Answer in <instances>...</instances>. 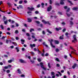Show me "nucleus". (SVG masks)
I'll use <instances>...</instances> for the list:
<instances>
[{
	"label": "nucleus",
	"mask_w": 78,
	"mask_h": 78,
	"mask_svg": "<svg viewBox=\"0 0 78 78\" xmlns=\"http://www.w3.org/2000/svg\"><path fill=\"white\" fill-rule=\"evenodd\" d=\"M60 39H63L64 38L63 37H62V36H60L59 37Z\"/></svg>",
	"instance_id": "33"
},
{
	"label": "nucleus",
	"mask_w": 78,
	"mask_h": 78,
	"mask_svg": "<svg viewBox=\"0 0 78 78\" xmlns=\"http://www.w3.org/2000/svg\"><path fill=\"white\" fill-rule=\"evenodd\" d=\"M18 73L20 74L21 73V70H20V69H18L17 70Z\"/></svg>",
	"instance_id": "19"
},
{
	"label": "nucleus",
	"mask_w": 78,
	"mask_h": 78,
	"mask_svg": "<svg viewBox=\"0 0 78 78\" xmlns=\"http://www.w3.org/2000/svg\"><path fill=\"white\" fill-rule=\"evenodd\" d=\"M55 29L56 31H58L59 30V28H58L57 27L55 28Z\"/></svg>",
	"instance_id": "44"
},
{
	"label": "nucleus",
	"mask_w": 78,
	"mask_h": 78,
	"mask_svg": "<svg viewBox=\"0 0 78 78\" xmlns=\"http://www.w3.org/2000/svg\"><path fill=\"white\" fill-rule=\"evenodd\" d=\"M34 30L33 29H31L30 30V32L31 33L32 32V31H34Z\"/></svg>",
	"instance_id": "36"
},
{
	"label": "nucleus",
	"mask_w": 78,
	"mask_h": 78,
	"mask_svg": "<svg viewBox=\"0 0 78 78\" xmlns=\"http://www.w3.org/2000/svg\"><path fill=\"white\" fill-rule=\"evenodd\" d=\"M41 7V5L40 4H38L37 6V8H40Z\"/></svg>",
	"instance_id": "52"
},
{
	"label": "nucleus",
	"mask_w": 78,
	"mask_h": 78,
	"mask_svg": "<svg viewBox=\"0 0 78 78\" xmlns=\"http://www.w3.org/2000/svg\"><path fill=\"white\" fill-rule=\"evenodd\" d=\"M48 66L49 67V68H51V66H50V63H48Z\"/></svg>",
	"instance_id": "25"
},
{
	"label": "nucleus",
	"mask_w": 78,
	"mask_h": 78,
	"mask_svg": "<svg viewBox=\"0 0 78 78\" xmlns=\"http://www.w3.org/2000/svg\"><path fill=\"white\" fill-rule=\"evenodd\" d=\"M24 26L25 27H27V24L25 23V24H24Z\"/></svg>",
	"instance_id": "60"
},
{
	"label": "nucleus",
	"mask_w": 78,
	"mask_h": 78,
	"mask_svg": "<svg viewBox=\"0 0 78 78\" xmlns=\"http://www.w3.org/2000/svg\"><path fill=\"white\" fill-rule=\"evenodd\" d=\"M24 3H27V0H24Z\"/></svg>",
	"instance_id": "64"
},
{
	"label": "nucleus",
	"mask_w": 78,
	"mask_h": 78,
	"mask_svg": "<svg viewBox=\"0 0 78 78\" xmlns=\"http://www.w3.org/2000/svg\"><path fill=\"white\" fill-rule=\"evenodd\" d=\"M6 44H8V42H9V40H6Z\"/></svg>",
	"instance_id": "57"
},
{
	"label": "nucleus",
	"mask_w": 78,
	"mask_h": 78,
	"mask_svg": "<svg viewBox=\"0 0 78 78\" xmlns=\"http://www.w3.org/2000/svg\"><path fill=\"white\" fill-rule=\"evenodd\" d=\"M73 10H74V11H77L78 9V7H74L73 9Z\"/></svg>",
	"instance_id": "15"
},
{
	"label": "nucleus",
	"mask_w": 78,
	"mask_h": 78,
	"mask_svg": "<svg viewBox=\"0 0 78 78\" xmlns=\"http://www.w3.org/2000/svg\"><path fill=\"white\" fill-rule=\"evenodd\" d=\"M42 34L44 35H45V31L43 30L42 31Z\"/></svg>",
	"instance_id": "26"
},
{
	"label": "nucleus",
	"mask_w": 78,
	"mask_h": 78,
	"mask_svg": "<svg viewBox=\"0 0 78 78\" xmlns=\"http://www.w3.org/2000/svg\"><path fill=\"white\" fill-rule=\"evenodd\" d=\"M23 3V1H20L19 2V4H22Z\"/></svg>",
	"instance_id": "27"
},
{
	"label": "nucleus",
	"mask_w": 78,
	"mask_h": 78,
	"mask_svg": "<svg viewBox=\"0 0 78 78\" xmlns=\"http://www.w3.org/2000/svg\"><path fill=\"white\" fill-rule=\"evenodd\" d=\"M20 62H21V63H25V61H24L22 59H20Z\"/></svg>",
	"instance_id": "10"
},
{
	"label": "nucleus",
	"mask_w": 78,
	"mask_h": 78,
	"mask_svg": "<svg viewBox=\"0 0 78 78\" xmlns=\"http://www.w3.org/2000/svg\"><path fill=\"white\" fill-rule=\"evenodd\" d=\"M37 30H38V31H41V30H42V29H41V28H39L37 29Z\"/></svg>",
	"instance_id": "55"
},
{
	"label": "nucleus",
	"mask_w": 78,
	"mask_h": 78,
	"mask_svg": "<svg viewBox=\"0 0 78 78\" xmlns=\"http://www.w3.org/2000/svg\"><path fill=\"white\" fill-rule=\"evenodd\" d=\"M1 28L2 30H4V27H3V25H1Z\"/></svg>",
	"instance_id": "32"
},
{
	"label": "nucleus",
	"mask_w": 78,
	"mask_h": 78,
	"mask_svg": "<svg viewBox=\"0 0 78 78\" xmlns=\"http://www.w3.org/2000/svg\"><path fill=\"white\" fill-rule=\"evenodd\" d=\"M35 22L36 23H37V24H40V22L38 21H36Z\"/></svg>",
	"instance_id": "30"
},
{
	"label": "nucleus",
	"mask_w": 78,
	"mask_h": 78,
	"mask_svg": "<svg viewBox=\"0 0 78 78\" xmlns=\"http://www.w3.org/2000/svg\"><path fill=\"white\" fill-rule=\"evenodd\" d=\"M30 46L31 48H33L34 47H36V44H30Z\"/></svg>",
	"instance_id": "8"
},
{
	"label": "nucleus",
	"mask_w": 78,
	"mask_h": 78,
	"mask_svg": "<svg viewBox=\"0 0 78 78\" xmlns=\"http://www.w3.org/2000/svg\"><path fill=\"white\" fill-rule=\"evenodd\" d=\"M66 29H64L63 30V32H65V31H66Z\"/></svg>",
	"instance_id": "62"
},
{
	"label": "nucleus",
	"mask_w": 78,
	"mask_h": 78,
	"mask_svg": "<svg viewBox=\"0 0 78 78\" xmlns=\"http://www.w3.org/2000/svg\"><path fill=\"white\" fill-rule=\"evenodd\" d=\"M69 11H70V8H68V9L66 10V12H69Z\"/></svg>",
	"instance_id": "53"
},
{
	"label": "nucleus",
	"mask_w": 78,
	"mask_h": 78,
	"mask_svg": "<svg viewBox=\"0 0 78 78\" xmlns=\"http://www.w3.org/2000/svg\"><path fill=\"white\" fill-rule=\"evenodd\" d=\"M69 22H70V25H73V22L72 21H70Z\"/></svg>",
	"instance_id": "22"
},
{
	"label": "nucleus",
	"mask_w": 78,
	"mask_h": 78,
	"mask_svg": "<svg viewBox=\"0 0 78 78\" xmlns=\"http://www.w3.org/2000/svg\"><path fill=\"white\" fill-rule=\"evenodd\" d=\"M62 25H66V23L64 22H63L62 23Z\"/></svg>",
	"instance_id": "61"
},
{
	"label": "nucleus",
	"mask_w": 78,
	"mask_h": 78,
	"mask_svg": "<svg viewBox=\"0 0 78 78\" xmlns=\"http://www.w3.org/2000/svg\"><path fill=\"white\" fill-rule=\"evenodd\" d=\"M44 3L43 2L41 3V5L42 8H44Z\"/></svg>",
	"instance_id": "20"
},
{
	"label": "nucleus",
	"mask_w": 78,
	"mask_h": 78,
	"mask_svg": "<svg viewBox=\"0 0 78 78\" xmlns=\"http://www.w3.org/2000/svg\"><path fill=\"white\" fill-rule=\"evenodd\" d=\"M37 60L38 62H41L42 61L41 58H38L37 59Z\"/></svg>",
	"instance_id": "24"
},
{
	"label": "nucleus",
	"mask_w": 78,
	"mask_h": 78,
	"mask_svg": "<svg viewBox=\"0 0 78 78\" xmlns=\"http://www.w3.org/2000/svg\"><path fill=\"white\" fill-rule=\"evenodd\" d=\"M49 3L50 4H52V1L51 0H49Z\"/></svg>",
	"instance_id": "48"
},
{
	"label": "nucleus",
	"mask_w": 78,
	"mask_h": 78,
	"mask_svg": "<svg viewBox=\"0 0 78 78\" xmlns=\"http://www.w3.org/2000/svg\"><path fill=\"white\" fill-rule=\"evenodd\" d=\"M16 40H19V38L18 37H16Z\"/></svg>",
	"instance_id": "63"
},
{
	"label": "nucleus",
	"mask_w": 78,
	"mask_h": 78,
	"mask_svg": "<svg viewBox=\"0 0 78 78\" xmlns=\"http://www.w3.org/2000/svg\"><path fill=\"white\" fill-rule=\"evenodd\" d=\"M69 34L67 32L65 34V35L66 36L67 39H70V36H68Z\"/></svg>",
	"instance_id": "7"
},
{
	"label": "nucleus",
	"mask_w": 78,
	"mask_h": 78,
	"mask_svg": "<svg viewBox=\"0 0 78 78\" xmlns=\"http://www.w3.org/2000/svg\"><path fill=\"white\" fill-rule=\"evenodd\" d=\"M27 8L29 9V11H30V10L32 11V10H34V8H30V7H28Z\"/></svg>",
	"instance_id": "12"
},
{
	"label": "nucleus",
	"mask_w": 78,
	"mask_h": 78,
	"mask_svg": "<svg viewBox=\"0 0 78 78\" xmlns=\"http://www.w3.org/2000/svg\"><path fill=\"white\" fill-rule=\"evenodd\" d=\"M46 31H47V32L49 33V34H52V32L50 31V30L48 29H47L46 30Z\"/></svg>",
	"instance_id": "16"
},
{
	"label": "nucleus",
	"mask_w": 78,
	"mask_h": 78,
	"mask_svg": "<svg viewBox=\"0 0 78 78\" xmlns=\"http://www.w3.org/2000/svg\"><path fill=\"white\" fill-rule=\"evenodd\" d=\"M19 7L20 8H21V9H22V8H23V6L22 5H19Z\"/></svg>",
	"instance_id": "29"
},
{
	"label": "nucleus",
	"mask_w": 78,
	"mask_h": 78,
	"mask_svg": "<svg viewBox=\"0 0 78 78\" xmlns=\"http://www.w3.org/2000/svg\"><path fill=\"white\" fill-rule=\"evenodd\" d=\"M64 58L66 59H67V56L66 55H64Z\"/></svg>",
	"instance_id": "28"
},
{
	"label": "nucleus",
	"mask_w": 78,
	"mask_h": 78,
	"mask_svg": "<svg viewBox=\"0 0 78 78\" xmlns=\"http://www.w3.org/2000/svg\"><path fill=\"white\" fill-rule=\"evenodd\" d=\"M32 38H34V39H35V40L33 41L34 42H36V41H37V39L35 37H34V36L32 35Z\"/></svg>",
	"instance_id": "9"
},
{
	"label": "nucleus",
	"mask_w": 78,
	"mask_h": 78,
	"mask_svg": "<svg viewBox=\"0 0 78 78\" xmlns=\"http://www.w3.org/2000/svg\"><path fill=\"white\" fill-rule=\"evenodd\" d=\"M58 73L59 74L60 76H62V74H61V72H60L59 71H58Z\"/></svg>",
	"instance_id": "45"
},
{
	"label": "nucleus",
	"mask_w": 78,
	"mask_h": 78,
	"mask_svg": "<svg viewBox=\"0 0 78 78\" xmlns=\"http://www.w3.org/2000/svg\"><path fill=\"white\" fill-rule=\"evenodd\" d=\"M64 9H67V6H65L64 7Z\"/></svg>",
	"instance_id": "56"
},
{
	"label": "nucleus",
	"mask_w": 78,
	"mask_h": 78,
	"mask_svg": "<svg viewBox=\"0 0 78 78\" xmlns=\"http://www.w3.org/2000/svg\"><path fill=\"white\" fill-rule=\"evenodd\" d=\"M12 60H8V62L9 63H11V62H12Z\"/></svg>",
	"instance_id": "31"
},
{
	"label": "nucleus",
	"mask_w": 78,
	"mask_h": 78,
	"mask_svg": "<svg viewBox=\"0 0 78 78\" xmlns=\"http://www.w3.org/2000/svg\"><path fill=\"white\" fill-rule=\"evenodd\" d=\"M49 54H48V53H46L45 55V56H49Z\"/></svg>",
	"instance_id": "47"
},
{
	"label": "nucleus",
	"mask_w": 78,
	"mask_h": 78,
	"mask_svg": "<svg viewBox=\"0 0 78 78\" xmlns=\"http://www.w3.org/2000/svg\"><path fill=\"white\" fill-rule=\"evenodd\" d=\"M77 65V64L74 63V65L73 66H72L73 69H75V67H76Z\"/></svg>",
	"instance_id": "11"
},
{
	"label": "nucleus",
	"mask_w": 78,
	"mask_h": 78,
	"mask_svg": "<svg viewBox=\"0 0 78 78\" xmlns=\"http://www.w3.org/2000/svg\"><path fill=\"white\" fill-rule=\"evenodd\" d=\"M73 40L72 41V42L75 43V42L77 41V39H76V35H73Z\"/></svg>",
	"instance_id": "1"
},
{
	"label": "nucleus",
	"mask_w": 78,
	"mask_h": 78,
	"mask_svg": "<svg viewBox=\"0 0 78 78\" xmlns=\"http://www.w3.org/2000/svg\"><path fill=\"white\" fill-rule=\"evenodd\" d=\"M6 72L7 73H9L10 72V70L9 69H8L6 70Z\"/></svg>",
	"instance_id": "34"
},
{
	"label": "nucleus",
	"mask_w": 78,
	"mask_h": 78,
	"mask_svg": "<svg viewBox=\"0 0 78 78\" xmlns=\"http://www.w3.org/2000/svg\"><path fill=\"white\" fill-rule=\"evenodd\" d=\"M59 51V50L58 48H56L55 50V51H56V52H58V51Z\"/></svg>",
	"instance_id": "38"
},
{
	"label": "nucleus",
	"mask_w": 78,
	"mask_h": 78,
	"mask_svg": "<svg viewBox=\"0 0 78 78\" xmlns=\"http://www.w3.org/2000/svg\"><path fill=\"white\" fill-rule=\"evenodd\" d=\"M50 44L52 47H53V48H55V45H53V44L52 43V42L51 41Z\"/></svg>",
	"instance_id": "17"
},
{
	"label": "nucleus",
	"mask_w": 78,
	"mask_h": 78,
	"mask_svg": "<svg viewBox=\"0 0 78 78\" xmlns=\"http://www.w3.org/2000/svg\"><path fill=\"white\" fill-rule=\"evenodd\" d=\"M40 65L41 66V67L43 69H44V70H46V68H45V67L44 66V63L41 62L40 63Z\"/></svg>",
	"instance_id": "2"
},
{
	"label": "nucleus",
	"mask_w": 78,
	"mask_h": 78,
	"mask_svg": "<svg viewBox=\"0 0 78 78\" xmlns=\"http://www.w3.org/2000/svg\"><path fill=\"white\" fill-rule=\"evenodd\" d=\"M51 73L52 75H55V73L53 72H51Z\"/></svg>",
	"instance_id": "37"
},
{
	"label": "nucleus",
	"mask_w": 78,
	"mask_h": 78,
	"mask_svg": "<svg viewBox=\"0 0 78 78\" xmlns=\"http://www.w3.org/2000/svg\"><path fill=\"white\" fill-rule=\"evenodd\" d=\"M42 22H43L44 24H48L49 25H50V23L49 22V21H47L46 22L45 21V20H42Z\"/></svg>",
	"instance_id": "4"
},
{
	"label": "nucleus",
	"mask_w": 78,
	"mask_h": 78,
	"mask_svg": "<svg viewBox=\"0 0 78 78\" xmlns=\"http://www.w3.org/2000/svg\"><path fill=\"white\" fill-rule=\"evenodd\" d=\"M58 14H59L60 15H62V12H58Z\"/></svg>",
	"instance_id": "42"
},
{
	"label": "nucleus",
	"mask_w": 78,
	"mask_h": 78,
	"mask_svg": "<svg viewBox=\"0 0 78 78\" xmlns=\"http://www.w3.org/2000/svg\"><path fill=\"white\" fill-rule=\"evenodd\" d=\"M7 23H8V21H4V24H5L6 25V24H7Z\"/></svg>",
	"instance_id": "50"
},
{
	"label": "nucleus",
	"mask_w": 78,
	"mask_h": 78,
	"mask_svg": "<svg viewBox=\"0 0 78 78\" xmlns=\"http://www.w3.org/2000/svg\"><path fill=\"white\" fill-rule=\"evenodd\" d=\"M51 9H52V7L51 5H50L49 6L48 8L47 11L48 12L51 11Z\"/></svg>",
	"instance_id": "5"
},
{
	"label": "nucleus",
	"mask_w": 78,
	"mask_h": 78,
	"mask_svg": "<svg viewBox=\"0 0 78 78\" xmlns=\"http://www.w3.org/2000/svg\"><path fill=\"white\" fill-rule=\"evenodd\" d=\"M7 4L8 5L9 8H10V6H12V4L9 2H8Z\"/></svg>",
	"instance_id": "21"
},
{
	"label": "nucleus",
	"mask_w": 78,
	"mask_h": 78,
	"mask_svg": "<svg viewBox=\"0 0 78 78\" xmlns=\"http://www.w3.org/2000/svg\"><path fill=\"white\" fill-rule=\"evenodd\" d=\"M56 66L58 67H60V65H59V64L58 63H57L56 64Z\"/></svg>",
	"instance_id": "46"
},
{
	"label": "nucleus",
	"mask_w": 78,
	"mask_h": 78,
	"mask_svg": "<svg viewBox=\"0 0 78 78\" xmlns=\"http://www.w3.org/2000/svg\"><path fill=\"white\" fill-rule=\"evenodd\" d=\"M65 0H61L60 2V5H64V2Z\"/></svg>",
	"instance_id": "6"
},
{
	"label": "nucleus",
	"mask_w": 78,
	"mask_h": 78,
	"mask_svg": "<svg viewBox=\"0 0 78 78\" xmlns=\"http://www.w3.org/2000/svg\"><path fill=\"white\" fill-rule=\"evenodd\" d=\"M35 12V14H39V12L37 11H36Z\"/></svg>",
	"instance_id": "51"
},
{
	"label": "nucleus",
	"mask_w": 78,
	"mask_h": 78,
	"mask_svg": "<svg viewBox=\"0 0 78 78\" xmlns=\"http://www.w3.org/2000/svg\"><path fill=\"white\" fill-rule=\"evenodd\" d=\"M4 57H5V58L8 57V56L7 55H4Z\"/></svg>",
	"instance_id": "58"
},
{
	"label": "nucleus",
	"mask_w": 78,
	"mask_h": 78,
	"mask_svg": "<svg viewBox=\"0 0 78 78\" xmlns=\"http://www.w3.org/2000/svg\"><path fill=\"white\" fill-rule=\"evenodd\" d=\"M16 34H17L18 33H19V31H18V30H16L15 31V33Z\"/></svg>",
	"instance_id": "35"
},
{
	"label": "nucleus",
	"mask_w": 78,
	"mask_h": 78,
	"mask_svg": "<svg viewBox=\"0 0 78 78\" xmlns=\"http://www.w3.org/2000/svg\"><path fill=\"white\" fill-rule=\"evenodd\" d=\"M31 55H34V53L33 52H31Z\"/></svg>",
	"instance_id": "49"
},
{
	"label": "nucleus",
	"mask_w": 78,
	"mask_h": 78,
	"mask_svg": "<svg viewBox=\"0 0 78 78\" xmlns=\"http://www.w3.org/2000/svg\"><path fill=\"white\" fill-rule=\"evenodd\" d=\"M21 41L23 42H25V40L23 39H22L21 40Z\"/></svg>",
	"instance_id": "54"
},
{
	"label": "nucleus",
	"mask_w": 78,
	"mask_h": 78,
	"mask_svg": "<svg viewBox=\"0 0 78 78\" xmlns=\"http://www.w3.org/2000/svg\"><path fill=\"white\" fill-rule=\"evenodd\" d=\"M4 69H11V65H9L7 66H5L4 67Z\"/></svg>",
	"instance_id": "3"
},
{
	"label": "nucleus",
	"mask_w": 78,
	"mask_h": 78,
	"mask_svg": "<svg viewBox=\"0 0 78 78\" xmlns=\"http://www.w3.org/2000/svg\"><path fill=\"white\" fill-rule=\"evenodd\" d=\"M67 2H68L69 3H70L71 5H73V4L72 2L70 1H69V0H67Z\"/></svg>",
	"instance_id": "18"
},
{
	"label": "nucleus",
	"mask_w": 78,
	"mask_h": 78,
	"mask_svg": "<svg viewBox=\"0 0 78 78\" xmlns=\"http://www.w3.org/2000/svg\"><path fill=\"white\" fill-rule=\"evenodd\" d=\"M55 5H56L57 6H60L59 3L58 2H56L55 3Z\"/></svg>",
	"instance_id": "23"
},
{
	"label": "nucleus",
	"mask_w": 78,
	"mask_h": 78,
	"mask_svg": "<svg viewBox=\"0 0 78 78\" xmlns=\"http://www.w3.org/2000/svg\"><path fill=\"white\" fill-rule=\"evenodd\" d=\"M27 19L28 20V22H29V23H30V22H31V21H32V20H31V19L30 18H27Z\"/></svg>",
	"instance_id": "14"
},
{
	"label": "nucleus",
	"mask_w": 78,
	"mask_h": 78,
	"mask_svg": "<svg viewBox=\"0 0 78 78\" xmlns=\"http://www.w3.org/2000/svg\"><path fill=\"white\" fill-rule=\"evenodd\" d=\"M26 35L27 36H28V37H30V35L28 33H27L26 34Z\"/></svg>",
	"instance_id": "39"
},
{
	"label": "nucleus",
	"mask_w": 78,
	"mask_h": 78,
	"mask_svg": "<svg viewBox=\"0 0 78 78\" xmlns=\"http://www.w3.org/2000/svg\"><path fill=\"white\" fill-rule=\"evenodd\" d=\"M55 60L56 61H58V62L59 61V60L58 58H56L55 59Z\"/></svg>",
	"instance_id": "43"
},
{
	"label": "nucleus",
	"mask_w": 78,
	"mask_h": 78,
	"mask_svg": "<svg viewBox=\"0 0 78 78\" xmlns=\"http://www.w3.org/2000/svg\"><path fill=\"white\" fill-rule=\"evenodd\" d=\"M66 14H67L68 17H70V14L67 13H66Z\"/></svg>",
	"instance_id": "41"
},
{
	"label": "nucleus",
	"mask_w": 78,
	"mask_h": 78,
	"mask_svg": "<svg viewBox=\"0 0 78 78\" xmlns=\"http://www.w3.org/2000/svg\"><path fill=\"white\" fill-rule=\"evenodd\" d=\"M3 19L4 20H6V19L7 18L5 16H3Z\"/></svg>",
	"instance_id": "40"
},
{
	"label": "nucleus",
	"mask_w": 78,
	"mask_h": 78,
	"mask_svg": "<svg viewBox=\"0 0 78 78\" xmlns=\"http://www.w3.org/2000/svg\"><path fill=\"white\" fill-rule=\"evenodd\" d=\"M54 42L55 44H58L59 43V42L58 41L56 40H54Z\"/></svg>",
	"instance_id": "13"
},
{
	"label": "nucleus",
	"mask_w": 78,
	"mask_h": 78,
	"mask_svg": "<svg viewBox=\"0 0 78 78\" xmlns=\"http://www.w3.org/2000/svg\"><path fill=\"white\" fill-rule=\"evenodd\" d=\"M30 62H32V64H33V63L34 62V61H32L31 60H30Z\"/></svg>",
	"instance_id": "59"
}]
</instances>
